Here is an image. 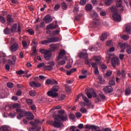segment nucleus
I'll use <instances>...</instances> for the list:
<instances>
[{
    "instance_id": "37998d69",
    "label": "nucleus",
    "mask_w": 131,
    "mask_h": 131,
    "mask_svg": "<svg viewBox=\"0 0 131 131\" xmlns=\"http://www.w3.org/2000/svg\"><path fill=\"white\" fill-rule=\"evenodd\" d=\"M16 95V96H17V97H20L22 96V91H21V90H17Z\"/></svg>"
},
{
    "instance_id": "3c124183",
    "label": "nucleus",
    "mask_w": 131,
    "mask_h": 131,
    "mask_svg": "<svg viewBox=\"0 0 131 131\" xmlns=\"http://www.w3.org/2000/svg\"><path fill=\"white\" fill-rule=\"evenodd\" d=\"M112 3V0H105V4L109 6V5H111Z\"/></svg>"
},
{
    "instance_id": "2eb2a0df",
    "label": "nucleus",
    "mask_w": 131,
    "mask_h": 131,
    "mask_svg": "<svg viewBox=\"0 0 131 131\" xmlns=\"http://www.w3.org/2000/svg\"><path fill=\"white\" fill-rule=\"evenodd\" d=\"M26 116H27V119H28V120H33L34 119V115L30 112H28Z\"/></svg>"
},
{
    "instance_id": "4be33fe9",
    "label": "nucleus",
    "mask_w": 131,
    "mask_h": 131,
    "mask_svg": "<svg viewBox=\"0 0 131 131\" xmlns=\"http://www.w3.org/2000/svg\"><path fill=\"white\" fill-rule=\"evenodd\" d=\"M50 48L51 51H56V50H58V45L56 44H51L50 45Z\"/></svg>"
},
{
    "instance_id": "680f3d73",
    "label": "nucleus",
    "mask_w": 131,
    "mask_h": 131,
    "mask_svg": "<svg viewBox=\"0 0 131 131\" xmlns=\"http://www.w3.org/2000/svg\"><path fill=\"white\" fill-rule=\"evenodd\" d=\"M64 64H66V61L64 60L58 62V65H64Z\"/></svg>"
},
{
    "instance_id": "69168bd1",
    "label": "nucleus",
    "mask_w": 131,
    "mask_h": 131,
    "mask_svg": "<svg viewBox=\"0 0 131 131\" xmlns=\"http://www.w3.org/2000/svg\"><path fill=\"white\" fill-rule=\"evenodd\" d=\"M16 74H18V75H21V74H24V71H23V70L16 71Z\"/></svg>"
},
{
    "instance_id": "bf43d9fd",
    "label": "nucleus",
    "mask_w": 131,
    "mask_h": 131,
    "mask_svg": "<svg viewBox=\"0 0 131 131\" xmlns=\"http://www.w3.org/2000/svg\"><path fill=\"white\" fill-rule=\"evenodd\" d=\"M86 96L89 99H92V98H93V95H92L91 92H87Z\"/></svg>"
},
{
    "instance_id": "a18cd8bd",
    "label": "nucleus",
    "mask_w": 131,
    "mask_h": 131,
    "mask_svg": "<svg viewBox=\"0 0 131 131\" xmlns=\"http://www.w3.org/2000/svg\"><path fill=\"white\" fill-rule=\"evenodd\" d=\"M108 84H110V85H111L112 86L113 85H115V81L114 80H111L108 82Z\"/></svg>"
},
{
    "instance_id": "79ce46f5",
    "label": "nucleus",
    "mask_w": 131,
    "mask_h": 131,
    "mask_svg": "<svg viewBox=\"0 0 131 131\" xmlns=\"http://www.w3.org/2000/svg\"><path fill=\"white\" fill-rule=\"evenodd\" d=\"M91 17L93 19H96V18H98V13L96 12H94L93 14H91Z\"/></svg>"
},
{
    "instance_id": "4c0bfd02",
    "label": "nucleus",
    "mask_w": 131,
    "mask_h": 131,
    "mask_svg": "<svg viewBox=\"0 0 131 131\" xmlns=\"http://www.w3.org/2000/svg\"><path fill=\"white\" fill-rule=\"evenodd\" d=\"M111 56H112V55L111 54H109L106 56L107 63H109V62H110V59H111Z\"/></svg>"
},
{
    "instance_id": "cd10ccee",
    "label": "nucleus",
    "mask_w": 131,
    "mask_h": 131,
    "mask_svg": "<svg viewBox=\"0 0 131 131\" xmlns=\"http://www.w3.org/2000/svg\"><path fill=\"white\" fill-rule=\"evenodd\" d=\"M85 9L86 11H92L93 9V6H92L91 4H87L85 6Z\"/></svg>"
},
{
    "instance_id": "5fc2aeb1",
    "label": "nucleus",
    "mask_w": 131,
    "mask_h": 131,
    "mask_svg": "<svg viewBox=\"0 0 131 131\" xmlns=\"http://www.w3.org/2000/svg\"><path fill=\"white\" fill-rule=\"evenodd\" d=\"M122 38L124 40H127V39H128V38H129V37L126 35H124L122 36Z\"/></svg>"
},
{
    "instance_id": "864d4df0",
    "label": "nucleus",
    "mask_w": 131,
    "mask_h": 131,
    "mask_svg": "<svg viewBox=\"0 0 131 131\" xmlns=\"http://www.w3.org/2000/svg\"><path fill=\"white\" fill-rule=\"evenodd\" d=\"M126 52L127 54H131V46H128L127 47Z\"/></svg>"
},
{
    "instance_id": "393cba45",
    "label": "nucleus",
    "mask_w": 131,
    "mask_h": 131,
    "mask_svg": "<svg viewBox=\"0 0 131 131\" xmlns=\"http://www.w3.org/2000/svg\"><path fill=\"white\" fill-rule=\"evenodd\" d=\"M97 81L98 83H100V84H104V83H105V82H104V80H103V78L101 76H99L98 77Z\"/></svg>"
},
{
    "instance_id": "c85d7f7f",
    "label": "nucleus",
    "mask_w": 131,
    "mask_h": 131,
    "mask_svg": "<svg viewBox=\"0 0 131 131\" xmlns=\"http://www.w3.org/2000/svg\"><path fill=\"white\" fill-rule=\"evenodd\" d=\"M128 47V44H127V43H123L120 45V48L121 49L125 50V49H126V48H127Z\"/></svg>"
},
{
    "instance_id": "7ed1b4c3",
    "label": "nucleus",
    "mask_w": 131,
    "mask_h": 131,
    "mask_svg": "<svg viewBox=\"0 0 131 131\" xmlns=\"http://www.w3.org/2000/svg\"><path fill=\"white\" fill-rule=\"evenodd\" d=\"M59 89L60 88L59 87V85L53 86L52 91H50L48 92V96L52 97V98L58 97V93H57V92L59 91Z\"/></svg>"
},
{
    "instance_id": "c756f323",
    "label": "nucleus",
    "mask_w": 131,
    "mask_h": 131,
    "mask_svg": "<svg viewBox=\"0 0 131 131\" xmlns=\"http://www.w3.org/2000/svg\"><path fill=\"white\" fill-rule=\"evenodd\" d=\"M26 103H27L28 105H32V104H33V100L31 99H26Z\"/></svg>"
},
{
    "instance_id": "1a4fd4ad",
    "label": "nucleus",
    "mask_w": 131,
    "mask_h": 131,
    "mask_svg": "<svg viewBox=\"0 0 131 131\" xmlns=\"http://www.w3.org/2000/svg\"><path fill=\"white\" fill-rule=\"evenodd\" d=\"M112 66L114 68H116V65H119L120 62H119V58L118 57H114L111 59Z\"/></svg>"
},
{
    "instance_id": "f03ea898",
    "label": "nucleus",
    "mask_w": 131,
    "mask_h": 131,
    "mask_svg": "<svg viewBox=\"0 0 131 131\" xmlns=\"http://www.w3.org/2000/svg\"><path fill=\"white\" fill-rule=\"evenodd\" d=\"M85 128H88V129H92V131H112L110 128H105L102 130L100 129V128L97 126L94 125L86 124L84 125Z\"/></svg>"
},
{
    "instance_id": "09e8293b",
    "label": "nucleus",
    "mask_w": 131,
    "mask_h": 131,
    "mask_svg": "<svg viewBox=\"0 0 131 131\" xmlns=\"http://www.w3.org/2000/svg\"><path fill=\"white\" fill-rule=\"evenodd\" d=\"M99 95L102 100H106V96L103 93H100Z\"/></svg>"
},
{
    "instance_id": "49530a36",
    "label": "nucleus",
    "mask_w": 131,
    "mask_h": 131,
    "mask_svg": "<svg viewBox=\"0 0 131 131\" xmlns=\"http://www.w3.org/2000/svg\"><path fill=\"white\" fill-rule=\"evenodd\" d=\"M62 108V106H60V105H58L54 107L53 108H52L50 111L52 112L53 110H56V109H61Z\"/></svg>"
},
{
    "instance_id": "de8ad7c7",
    "label": "nucleus",
    "mask_w": 131,
    "mask_h": 131,
    "mask_svg": "<svg viewBox=\"0 0 131 131\" xmlns=\"http://www.w3.org/2000/svg\"><path fill=\"white\" fill-rule=\"evenodd\" d=\"M9 116L11 117V118H14L15 116H16V113L15 112H11L9 113Z\"/></svg>"
},
{
    "instance_id": "13d9d810",
    "label": "nucleus",
    "mask_w": 131,
    "mask_h": 131,
    "mask_svg": "<svg viewBox=\"0 0 131 131\" xmlns=\"http://www.w3.org/2000/svg\"><path fill=\"white\" fill-rule=\"evenodd\" d=\"M46 69H47V70H53V67H52L51 66H47L45 67Z\"/></svg>"
},
{
    "instance_id": "9b49d317",
    "label": "nucleus",
    "mask_w": 131,
    "mask_h": 131,
    "mask_svg": "<svg viewBox=\"0 0 131 131\" xmlns=\"http://www.w3.org/2000/svg\"><path fill=\"white\" fill-rule=\"evenodd\" d=\"M18 48L19 45H18V43H14L11 46V47L9 48V50L11 51V52H16V51L18 50Z\"/></svg>"
},
{
    "instance_id": "a211bd4d",
    "label": "nucleus",
    "mask_w": 131,
    "mask_h": 131,
    "mask_svg": "<svg viewBox=\"0 0 131 131\" xmlns=\"http://www.w3.org/2000/svg\"><path fill=\"white\" fill-rule=\"evenodd\" d=\"M57 27H58L57 25H54L53 24H50L47 26L46 29L47 30L49 29L53 30V29H56V28H57Z\"/></svg>"
},
{
    "instance_id": "ea45409f",
    "label": "nucleus",
    "mask_w": 131,
    "mask_h": 131,
    "mask_svg": "<svg viewBox=\"0 0 131 131\" xmlns=\"http://www.w3.org/2000/svg\"><path fill=\"white\" fill-rule=\"evenodd\" d=\"M49 50H46L45 49H40L39 52L40 53H41V54H43L44 55H45L46 54V53L47 52H48Z\"/></svg>"
},
{
    "instance_id": "6ab92c4d",
    "label": "nucleus",
    "mask_w": 131,
    "mask_h": 131,
    "mask_svg": "<svg viewBox=\"0 0 131 131\" xmlns=\"http://www.w3.org/2000/svg\"><path fill=\"white\" fill-rule=\"evenodd\" d=\"M64 55H65V50L61 51L58 54V56L57 58V61H59V60H60V59H62Z\"/></svg>"
},
{
    "instance_id": "ddd939ff",
    "label": "nucleus",
    "mask_w": 131,
    "mask_h": 131,
    "mask_svg": "<svg viewBox=\"0 0 131 131\" xmlns=\"http://www.w3.org/2000/svg\"><path fill=\"white\" fill-rule=\"evenodd\" d=\"M44 58L47 61H49L51 58H52V52L50 51H47V52L44 55Z\"/></svg>"
},
{
    "instance_id": "0e129e2a",
    "label": "nucleus",
    "mask_w": 131,
    "mask_h": 131,
    "mask_svg": "<svg viewBox=\"0 0 131 131\" xmlns=\"http://www.w3.org/2000/svg\"><path fill=\"white\" fill-rule=\"evenodd\" d=\"M13 107L16 108H20V104L19 103H15L13 105Z\"/></svg>"
},
{
    "instance_id": "a878e982",
    "label": "nucleus",
    "mask_w": 131,
    "mask_h": 131,
    "mask_svg": "<svg viewBox=\"0 0 131 131\" xmlns=\"http://www.w3.org/2000/svg\"><path fill=\"white\" fill-rule=\"evenodd\" d=\"M130 93H131L130 88L128 87L125 90V96H129V95H130Z\"/></svg>"
},
{
    "instance_id": "6e6552de",
    "label": "nucleus",
    "mask_w": 131,
    "mask_h": 131,
    "mask_svg": "<svg viewBox=\"0 0 131 131\" xmlns=\"http://www.w3.org/2000/svg\"><path fill=\"white\" fill-rule=\"evenodd\" d=\"M80 97H82L83 101L84 102H85V103H87L86 106H88V107H90V106H91V103L90 102V100H89V99H88V97H86V96H85L84 95H83L82 94H79L77 96V98L76 99V102H77V100H79V98H80Z\"/></svg>"
},
{
    "instance_id": "8fccbe9b",
    "label": "nucleus",
    "mask_w": 131,
    "mask_h": 131,
    "mask_svg": "<svg viewBox=\"0 0 131 131\" xmlns=\"http://www.w3.org/2000/svg\"><path fill=\"white\" fill-rule=\"evenodd\" d=\"M69 118L70 119H72V120H74L75 119V116L74 114H71L69 115Z\"/></svg>"
},
{
    "instance_id": "e433bc0d",
    "label": "nucleus",
    "mask_w": 131,
    "mask_h": 131,
    "mask_svg": "<svg viewBox=\"0 0 131 131\" xmlns=\"http://www.w3.org/2000/svg\"><path fill=\"white\" fill-rule=\"evenodd\" d=\"M65 90L67 92V93H70V92L71 91V89L70 88V86L68 85H65Z\"/></svg>"
},
{
    "instance_id": "c03bdc74",
    "label": "nucleus",
    "mask_w": 131,
    "mask_h": 131,
    "mask_svg": "<svg viewBox=\"0 0 131 131\" xmlns=\"http://www.w3.org/2000/svg\"><path fill=\"white\" fill-rule=\"evenodd\" d=\"M94 60L96 61V62H99V61H100L101 57L99 56H96L94 57Z\"/></svg>"
},
{
    "instance_id": "0eeeda50",
    "label": "nucleus",
    "mask_w": 131,
    "mask_h": 131,
    "mask_svg": "<svg viewBox=\"0 0 131 131\" xmlns=\"http://www.w3.org/2000/svg\"><path fill=\"white\" fill-rule=\"evenodd\" d=\"M88 53L86 52H81L79 54L80 58H83V59H85V63L86 65H91V61L92 59L89 60V59H88Z\"/></svg>"
},
{
    "instance_id": "39448f33",
    "label": "nucleus",
    "mask_w": 131,
    "mask_h": 131,
    "mask_svg": "<svg viewBox=\"0 0 131 131\" xmlns=\"http://www.w3.org/2000/svg\"><path fill=\"white\" fill-rule=\"evenodd\" d=\"M58 114L57 117L60 119L61 121H67V120H68V118L67 117V115L65 113V111L59 110L58 111Z\"/></svg>"
},
{
    "instance_id": "e2e57ef3",
    "label": "nucleus",
    "mask_w": 131,
    "mask_h": 131,
    "mask_svg": "<svg viewBox=\"0 0 131 131\" xmlns=\"http://www.w3.org/2000/svg\"><path fill=\"white\" fill-rule=\"evenodd\" d=\"M76 116L77 118H80L82 116V115L80 113L78 112L76 113Z\"/></svg>"
},
{
    "instance_id": "58836bf2",
    "label": "nucleus",
    "mask_w": 131,
    "mask_h": 131,
    "mask_svg": "<svg viewBox=\"0 0 131 131\" xmlns=\"http://www.w3.org/2000/svg\"><path fill=\"white\" fill-rule=\"evenodd\" d=\"M30 108L33 112H36V106H35V105L32 104L31 105Z\"/></svg>"
},
{
    "instance_id": "72a5a7b5",
    "label": "nucleus",
    "mask_w": 131,
    "mask_h": 131,
    "mask_svg": "<svg viewBox=\"0 0 131 131\" xmlns=\"http://www.w3.org/2000/svg\"><path fill=\"white\" fill-rule=\"evenodd\" d=\"M116 6L117 8H120L122 6V1L121 0H119L117 2Z\"/></svg>"
},
{
    "instance_id": "052dcab7",
    "label": "nucleus",
    "mask_w": 131,
    "mask_h": 131,
    "mask_svg": "<svg viewBox=\"0 0 131 131\" xmlns=\"http://www.w3.org/2000/svg\"><path fill=\"white\" fill-rule=\"evenodd\" d=\"M80 17H81V15H78L75 17V20L76 21H79L80 20Z\"/></svg>"
},
{
    "instance_id": "338daca9",
    "label": "nucleus",
    "mask_w": 131,
    "mask_h": 131,
    "mask_svg": "<svg viewBox=\"0 0 131 131\" xmlns=\"http://www.w3.org/2000/svg\"><path fill=\"white\" fill-rule=\"evenodd\" d=\"M51 84H58V82L54 79L51 80Z\"/></svg>"
},
{
    "instance_id": "6e6d98bb",
    "label": "nucleus",
    "mask_w": 131,
    "mask_h": 131,
    "mask_svg": "<svg viewBox=\"0 0 131 131\" xmlns=\"http://www.w3.org/2000/svg\"><path fill=\"white\" fill-rule=\"evenodd\" d=\"M17 32H18V33H19V34H20V33H21V25H20V24H18V25L17 26Z\"/></svg>"
},
{
    "instance_id": "aec40b11",
    "label": "nucleus",
    "mask_w": 131,
    "mask_h": 131,
    "mask_svg": "<svg viewBox=\"0 0 131 131\" xmlns=\"http://www.w3.org/2000/svg\"><path fill=\"white\" fill-rule=\"evenodd\" d=\"M107 35H108V33L107 32H104L102 33L100 37L101 40H102V41H104V40H105V39L107 38Z\"/></svg>"
},
{
    "instance_id": "dca6fc26",
    "label": "nucleus",
    "mask_w": 131,
    "mask_h": 131,
    "mask_svg": "<svg viewBox=\"0 0 131 131\" xmlns=\"http://www.w3.org/2000/svg\"><path fill=\"white\" fill-rule=\"evenodd\" d=\"M30 85L32 88H39L41 85L40 83L35 81H31L30 82Z\"/></svg>"
},
{
    "instance_id": "4468645a",
    "label": "nucleus",
    "mask_w": 131,
    "mask_h": 131,
    "mask_svg": "<svg viewBox=\"0 0 131 131\" xmlns=\"http://www.w3.org/2000/svg\"><path fill=\"white\" fill-rule=\"evenodd\" d=\"M103 91L106 94H110L113 92V88L111 86H107L103 89Z\"/></svg>"
},
{
    "instance_id": "4d7b16f0",
    "label": "nucleus",
    "mask_w": 131,
    "mask_h": 131,
    "mask_svg": "<svg viewBox=\"0 0 131 131\" xmlns=\"http://www.w3.org/2000/svg\"><path fill=\"white\" fill-rule=\"evenodd\" d=\"M80 4L81 6H84L86 4V0H80Z\"/></svg>"
},
{
    "instance_id": "9d476101",
    "label": "nucleus",
    "mask_w": 131,
    "mask_h": 131,
    "mask_svg": "<svg viewBox=\"0 0 131 131\" xmlns=\"http://www.w3.org/2000/svg\"><path fill=\"white\" fill-rule=\"evenodd\" d=\"M61 125H62V122L60 119H59L58 118H54V122L53 123V126L54 127L59 128V127H61Z\"/></svg>"
},
{
    "instance_id": "f704fd0d",
    "label": "nucleus",
    "mask_w": 131,
    "mask_h": 131,
    "mask_svg": "<svg viewBox=\"0 0 131 131\" xmlns=\"http://www.w3.org/2000/svg\"><path fill=\"white\" fill-rule=\"evenodd\" d=\"M79 9V8L77 6L75 7L74 8L73 12L75 15H77V14L78 13Z\"/></svg>"
},
{
    "instance_id": "423d86ee",
    "label": "nucleus",
    "mask_w": 131,
    "mask_h": 131,
    "mask_svg": "<svg viewBox=\"0 0 131 131\" xmlns=\"http://www.w3.org/2000/svg\"><path fill=\"white\" fill-rule=\"evenodd\" d=\"M16 113L17 114V119H21L22 117H24V116H26L28 112L24 111L21 109L17 108L16 110Z\"/></svg>"
},
{
    "instance_id": "7c9ffc66",
    "label": "nucleus",
    "mask_w": 131,
    "mask_h": 131,
    "mask_svg": "<svg viewBox=\"0 0 131 131\" xmlns=\"http://www.w3.org/2000/svg\"><path fill=\"white\" fill-rule=\"evenodd\" d=\"M29 95L31 97H35V96H36V92L35 90H32L29 92Z\"/></svg>"
},
{
    "instance_id": "20e7f679",
    "label": "nucleus",
    "mask_w": 131,
    "mask_h": 131,
    "mask_svg": "<svg viewBox=\"0 0 131 131\" xmlns=\"http://www.w3.org/2000/svg\"><path fill=\"white\" fill-rule=\"evenodd\" d=\"M47 39L41 41V45H47V43H52V42H57L59 40V38L57 37L49 36L46 37Z\"/></svg>"
},
{
    "instance_id": "603ef678",
    "label": "nucleus",
    "mask_w": 131,
    "mask_h": 131,
    "mask_svg": "<svg viewBox=\"0 0 131 131\" xmlns=\"http://www.w3.org/2000/svg\"><path fill=\"white\" fill-rule=\"evenodd\" d=\"M80 111L82 113H86V108H85V107H81L80 110Z\"/></svg>"
},
{
    "instance_id": "412c9836",
    "label": "nucleus",
    "mask_w": 131,
    "mask_h": 131,
    "mask_svg": "<svg viewBox=\"0 0 131 131\" xmlns=\"http://www.w3.org/2000/svg\"><path fill=\"white\" fill-rule=\"evenodd\" d=\"M4 33L6 35H8L9 34H11L12 33V31L9 28H6L4 30Z\"/></svg>"
},
{
    "instance_id": "5701e85b",
    "label": "nucleus",
    "mask_w": 131,
    "mask_h": 131,
    "mask_svg": "<svg viewBox=\"0 0 131 131\" xmlns=\"http://www.w3.org/2000/svg\"><path fill=\"white\" fill-rule=\"evenodd\" d=\"M10 29L11 30V32L15 33L17 30V24H14V25L12 26L11 29Z\"/></svg>"
},
{
    "instance_id": "b1692460",
    "label": "nucleus",
    "mask_w": 131,
    "mask_h": 131,
    "mask_svg": "<svg viewBox=\"0 0 131 131\" xmlns=\"http://www.w3.org/2000/svg\"><path fill=\"white\" fill-rule=\"evenodd\" d=\"M45 20L46 23H50V22H52L53 21V19L51 18V17L49 16H46L44 18Z\"/></svg>"
},
{
    "instance_id": "f8f14e48",
    "label": "nucleus",
    "mask_w": 131,
    "mask_h": 131,
    "mask_svg": "<svg viewBox=\"0 0 131 131\" xmlns=\"http://www.w3.org/2000/svg\"><path fill=\"white\" fill-rule=\"evenodd\" d=\"M125 32L127 35L131 34V25L128 24L125 26Z\"/></svg>"
},
{
    "instance_id": "a19ab883",
    "label": "nucleus",
    "mask_w": 131,
    "mask_h": 131,
    "mask_svg": "<svg viewBox=\"0 0 131 131\" xmlns=\"http://www.w3.org/2000/svg\"><path fill=\"white\" fill-rule=\"evenodd\" d=\"M61 6L63 10H66V9L67 8V4H66V3H61Z\"/></svg>"
},
{
    "instance_id": "c9c22d12",
    "label": "nucleus",
    "mask_w": 131,
    "mask_h": 131,
    "mask_svg": "<svg viewBox=\"0 0 131 131\" xmlns=\"http://www.w3.org/2000/svg\"><path fill=\"white\" fill-rule=\"evenodd\" d=\"M0 131H9V129L6 126H2L0 127Z\"/></svg>"
},
{
    "instance_id": "774afa93",
    "label": "nucleus",
    "mask_w": 131,
    "mask_h": 131,
    "mask_svg": "<svg viewBox=\"0 0 131 131\" xmlns=\"http://www.w3.org/2000/svg\"><path fill=\"white\" fill-rule=\"evenodd\" d=\"M7 86L8 88H10V89H11V88H13V86H14V85L13 84V83H12V82H8L7 83Z\"/></svg>"
},
{
    "instance_id": "f3484780",
    "label": "nucleus",
    "mask_w": 131,
    "mask_h": 131,
    "mask_svg": "<svg viewBox=\"0 0 131 131\" xmlns=\"http://www.w3.org/2000/svg\"><path fill=\"white\" fill-rule=\"evenodd\" d=\"M14 19L12 18V16L10 15H8L7 16V23L8 25H11L12 23H13Z\"/></svg>"
},
{
    "instance_id": "2f4dec72",
    "label": "nucleus",
    "mask_w": 131,
    "mask_h": 131,
    "mask_svg": "<svg viewBox=\"0 0 131 131\" xmlns=\"http://www.w3.org/2000/svg\"><path fill=\"white\" fill-rule=\"evenodd\" d=\"M22 45H23L24 49H28V47L27 45V42L26 41L23 40L22 41Z\"/></svg>"
},
{
    "instance_id": "473e14b6",
    "label": "nucleus",
    "mask_w": 131,
    "mask_h": 131,
    "mask_svg": "<svg viewBox=\"0 0 131 131\" xmlns=\"http://www.w3.org/2000/svg\"><path fill=\"white\" fill-rule=\"evenodd\" d=\"M0 21L1 22V23H2V24H5V23H6V18L4 16L1 15Z\"/></svg>"
},
{
    "instance_id": "bb28decb",
    "label": "nucleus",
    "mask_w": 131,
    "mask_h": 131,
    "mask_svg": "<svg viewBox=\"0 0 131 131\" xmlns=\"http://www.w3.org/2000/svg\"><path fill=\"white\" fill-rule=\"evenodd\" d=\"M30 124L33 126V127L31 128L32 130H34V129H36V126H37V124L35 123V122L31 121L30 122Z\"/></svg>"
},
{
    "instance_id": "f257e3e1",
    "label": "nucleus",
    "mask_w": 131,
    "mask_h": 131,
    "mask_svg": "<svg viewBox=\"0 0 131 131\" xmlns=\"http://www.w3.org/2000/svg\"><path fill=\"white\" fill-rule=\"evenodd\" d=\"M111 11L113 13V19L115 22H120L121 20V16L118 13L117 8L115 6H113L111 9Z\"/></svg>"
}]
</instances>
